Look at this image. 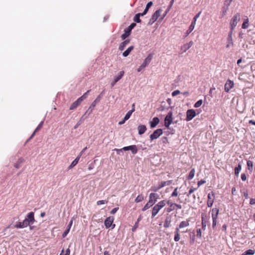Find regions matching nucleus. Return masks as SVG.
I'll use <instances>...</instances> for the list:
<instances>
[{"label":"nucleus","instance_id":"46","mask_svg":"<svg viewBox=\"0 0 255 255\" xmlns=\"http://www.w3.org/2000/svg\"><path fill=\"white\" fill-rule=\"evenodd\" d=\"M178 187H176V188H175L173 192L171 194V196L172 197H176L178 196Z\"/></svg>","mask_w":255,"mask_h":255},{"label":"nucleus","instance_id":"30","mask_svg":"<svg viewBox=\"0 0 255 255\" xmlns=\"http://www.w3.org/2000/svg\"><path fill=\"white\" fill-rule=\"evenodd\" d=\"M174 0H171L170 1V4L168 6L167 10L165 12V13L163 14V16L162 17L161 19H163L164 18V17L166 15L167 13L168 12V11L170 10V8L172 7V6L174 3Z\"/></svg>","mask_w":255,"mask_h":255},{"label":"nucleus","instance_id":"56","mask_svg":"<svg viewBox=\"0 0 255 255\" xmlns=\"http://www.w3.org/2000/svg\"><path fill=\"white\" fill-rule=\"evenodd\" d=\"M206 182V181L204 180H201L200 181H199L197 183V185H198V188L201 185H202V184L205 183Z\"/></svg>","mask_w":255,"mask_h":255},{"label":"nucleus","instance_id":"24","mask_svg":"<svg viewBox=\"0 0 255 255\" xmlns=\"http://www.w3.org/2000/svg\"><path fill=\"white\" fill-rule=\"evenodd\" d=\"M81 103V102L78 99L76 101L72 103L70 107V110H73L76 109Z\"/></svg>","mask_w":255,"mask_h":255},{"label":"nucleus","instance_id":"42","mask_svg":"<svg viewBox=\"0 0 255 255\" xmlns=\"http://www.w3.org/2000/svg\"><path fill=\"white\" fill-rule=\"evenodd\" d=\"M194 28L189 26L188 29L186 31L184 34V37H186L193 30Z\"/></svg>","mask_w":255,"mask_h":255},{"label":"nucleus","instance_id":"27","mask_svg":"<svg viewBox=\"0 0 255 255\" xmlns=\"http://www.w3.org/2000/svg\"><path fill=\"white\" fill-rule=\"evenodd\" d=\"M133 46H129L125 51L123 53V55L124 57H127L130 52L133 49Z\"/></svg>","mask_w":255,"mask_h":255},{"label":"nucleus","instance_id":"22","mask_svg":"<svg viewBox=\"0 0 255 255\" xmlns=\"http://www.w3.org/2000/svg\"><path fill=\"white\" fill-rule=\"evenodd\" d=\"M159 123V120L157 117H154L152 121L150 122V126L151 128H155Z\"/></svg>","mask_w":255,"mask_h":255},{"label":"nucleus","instance_id":"43","mask_svg":"<svg viewBox=\"0 0 255 255\" xmlns=\"http://www.w3.org/2000/svg\"><path fill=\"white\" fill-rule=\"evenodd\" d=\"M14 228L18 229V228H24V227L22 225V223L21 222H17L15 225Z\"/></svg>","mask_w":255,"mask_h":255},{"label":"nucleus","instance_id":"36","mask_svg":"<svg viewBox=\"0 0 255 255\" xmlns=\"http://www.w3.org/2000/svg\"><path fill=\"white\" fill-rule=\"evenodd\" d=\"M144 199V197L142 195H139L135 198L134 201L136 203H139L142 201Z\"/></svg>","mask_w":255,"mask_h":255},{"label":"nucleus","instance_id":"53","mask_svg":"<svg viewBox=\"0 0 255 255\" xmlns=\"http://www.w3.org/2000/svg\"><path fill=\"white\" fill-rule=\"evenodd\" d=\"M180 93V91L178 90H176L174 91L172 93V96L173 97H175V96L178 95V94H179Z\"/></svg>","mask_w":255,"mask_h":255},{"label":"nucleus","instance_id":"33","mask_svg":"<svg viewBox=\"0 0 255 255\" xmlns=\"http://www.w3.org/2000/svg\"><path fill=\"white\" fill-rule=\"evenodd\" d=\"M91 90H88L86 93H85L82 96H81L80 98H78L79 101H80L81 102L86 99L88 97V93L90 92Z\"/></svg>","mask_w":255,"mask_h":255},{"label":"nucleus","instance_id":"5","mask_svg":"<svg viewBox=\"0 0 255 255\" xmlns=\"http://www.w3.org/2000/svg\"><path fill=\"white\" fill-rule=\"evenodd\" d=\"M219 210L217 208H213L212 210V228L214 229L217 224V219L218 217Z\"/></svg>","mask_w":255,"mask_h":255},{"label":"nucleus","instance_id":"50","mask_svg":"<svg viewBox=\"0 0 255 255\" xmlns=\"http://www.w3.org/2000/svg\"><path fill=\"white\" fill-rule=\"evenodd\" d=\"M85 114L82 116V117L81 118V119L79 120V121L77 123V124L75 125V126L74 127V128L75 129H76L82 123V119L83 118V117L85 116Z\"/></svg>","mask_w":255,"mask_h":255},{"label":"nucleus","instance_id":"38","mask_svg":"<svg viewBox=\"0 0 255 255\" xmlns=\"http://www.w3.org/2000/svg\"><path fill=\"white\" fill-rule=\"evenodd\" d=\"M247 166L248 170L251 172L253 171V163L252 161L249 160L247 162Z\"/></svg>","mask_w":255,"mask_h":255},{"label":"nucleus","instance_id":"41","mask_svg":"<svg viewBox=\"0 0 255 255\" xmlns=\"http://www.w3.org/2000/svg\"><path fill=\"white\" fill-rule=\"evenodd\" d=\"M203 104V100H199L197 102L195 103V104L194 105V107L195 108H199Z\"/></svg>","mask_w":255,"mask_h":255},{"label":"nucleus","instance_id":"11","mask_svg":"<svg viewBox=\"0 0 255 255\" xmlns=\"http://www.w3.org/2000/svg\"><path fill=\"white\" fill-rule=\"evenodd\" d=\"M172 113L170 112L165 118L164 125L166 128H169L172 122Z\"/></svg>","mask_w":255,"mask_h":255},{"label":"nucleus","instance_id":"47","mask_svg":"<svg viewBox=\"0 0 255 255\" xmlns=\"http://www.w3.org/2000/svg\"><path fill=\"white\" fill-rule=\"evenodd\" d=\"M70 251L69 249H67L66 250L65 254H64V250H62L60 255H70Z\"/></svg>","mask_w":255,"mask_h":255},{"label":"nucleus","instance_id":"1","mask_svg":"<svg viewBox=\"0 0 255 255\" xmlns=\"http://www.w3.org/2000/svg\"><path fill=\"white\" fill-rule=\"evenodd\" d=\"M166 205V200H163L155 204L151 210V218L155 217L159 213L160 210Z\"/></svg>","mask_w":255,"mask_h":255},{"label":"nucleus","instance_id":"61","mask_svg":"<svg viewBox=\"0 0 255 255\" xmlns=\"http://www.w3.org/2000/svg\"><path fill=\"white\" fill-rule=\"evenodd\" d=\"M201 12L200 11L199 13H198L193 18V20L196 21L197 19L200 16V15L201 14Z\"/></svg>","mask_w":255,"mask_h":255},{"label":"nucleus","instance_id":"6","mask_svg":"<svg viewBox=\"0 0 255 255\" xmlns=\"http://www.w3.org/2000/svg\"><path fill=\"white\" fill-rule=\"evenodd\" d=\"M159 198V195L158 194L155 193H151L149 195V199L148 202L153 206L157 202Z\"/></svg>","mask_w":255,"mask_h":255},{"label":"nucleus","instance_id":"54","mask_svg":"<svg viewBox=\"0 0 255 255\" xmlns=\"http://www.w3.org/2000/svg\"><path fill=\"white\" fill-rule=\"evenodd\" d=\"M77 163L75 161H73L70 165L68 167V169H70L73 168L75 166L77 165Z\"/></svg>","mask_w":255,"mask_h":255},{"label":"nucleus","instance_id":"23","mask_svg":"<svg viewBox=\"0 0 255 255\" xmlns=\"http://www.w3.org/2000/svg\"><path fill=\"white\" fill-rule=\"evenodd\" d=\"M135 111V105L134 104H133L132 105V109L130 110V111H129L127 113V114L126 115L125 117V120H128V119H129V118L130 117L131 114H132V113Z\"/></svg>","mask_w":255,"mask_h":255},{"label":"nucleus","instance_id":"63","mask_svg":"<svg viewBox=\"0 0 255 255\" xmlns=\"http://www.w3.org/2000/svg\"><path fill=\"white\" fill-rule=\"evenodd\" d=\"M232 193L233 195H236L237 194V192H236V188L235 187H233L232 189Z\"/></svg>","mask_w":255,"mask_h":255},{"label":"nucleus","instance_id":"10","mask_svg":"<svg viewBox=\"0 0 255 255\" xmlns=\"http://www.w3.org/2000/svg\"><path fill=\"white\" fill-rule=\"evenodd\" d=\"M161 11L162 10L161 9H159L156 10L152 14V17L149 20V23H150L151 24L155 21H156L157 19L158 18V17L160 16Z\"/></svg>","mask_w":255,"mask_h":255},{"label":"nucleus","instance_id":"14","mask_svg":"<svg viewBox=\"0 0 255 255\" xmlns=\"http://www.w3.org/2000/svg\"><path fill=\"white\" fill-rule=\"evenodd\" d=\"M196 116V113L195 110L193 109L188 110L186 112V121L188 122L191 121L193 118Z\"/></svg>","mask_w":255,"mask_h":255},{"label":"nucleus","instance_id":"15","mask_svg":"<svg viewBox=\"0 0 255 255\" xmlns=\"http://www.w3.org/2000/svg\"><path fill=\"white\" fill-rule=\"evenodd\" d=\"M166 204H167L169 207L166 209V211L168 213H170L171 211L176 209L175 203H173L171 202L170 200H166Z\"/></svg>","mask_w":255,"mask_h":255},{"label":"nucleus","instance_id":"16","mask_svg":"<svg viewBox=\"0 0 255 255\" xmlns=\"http://www.w3.org/2000/svg\"><path fill=\"white\" fill-rule=\"evenodd\" d=\"M193 45V41H190L189 43L184 44L181 47V51H182V53H184L187 50H188Z\"/></svg>","mask_w":255,"mask_h":255},{"label":"nucleus","instance_id":"34","mask_svg":"<svg viewBox=\"0 0 255 255\" xmlns=\"http://www.w3.org/2000/svg\"><path fill=\"white\" fill-rule=\"evenodd\" d=\"M255 253V250L250 249L245 252L242 255H253Z\"/></svg>","mask_w":255,"mask_h":255},{"label":"nucleus","instance_id":"13","mask_svg":"<svg viewBox=\"0 0 255 255\" xmlns=\"http://www.w3.org/2000/svg\"><path fill=\"white\" fill-rule=\"evenodd\" d=\"M162 130L160 128L156 129L153 133L150 135V138L151 140H153L154 139H156L162 134Z\"/></svg>","mask_w":255,"mask_h":255},{"label":"nucleus","instance_id":"60","mask_svg":"<svg viewBox=\"0 0 255 255\" xmlns=\"http://www.w3.org/2000/svg\"><path fill=\"white\" fill-rule=\"evenodd\" d=\"M196 21L193 20L192 21V22H191V24L190 25V27H192L194 29V27H195V24H196Z\"/></svg>","mask_w":255,"mask_h":255},{"label":"nucleus","instance_id":"55","mask_svg":"<svg viewBox=\"0 0 255 255\" xmlns=\"http://www.w3.org/2000/svg\"><path fill=\"white\" fill-rule=\"evenodd\" d=\"M119 209V207H116L114 209H113L111 212H110V213L111 214H115L117 211Z\"/></svg>","mask_w":255,"mask_h":255},{"label":"nucleus","instance_id":"8","mask_svg":"<svg viewBox=\"0 0 255 255\" xmlns=\"http://www.w3.org/2000/svg\"><path fill=\"white\" fill-rule=\"evenodd\" d=\"M114 220V217H109L107 218L105 221V225L107 228H109L111 227V228L113 229L115 227V224H113Z\"/></svg>","mask_w":255,"mask_h":255},{"label":"nucleus","instance_id":"45","mask_svg":"<svg viewBox=\"0 0 255 255\" xmlns=\"http://www.w3.org/2000/svg\"><path fill=\"white\" fill-rule=\"evenodd\" d=\"M197 188H194L193 187H191L188 192V193L187 194V196L189 197L190 195L194 192L195 191L197 190Z\"/></svg>","mask_w":255,"mask_h":255},{"label":"nucleus","instance_id":"9","mask_svg":"<svg viewBox=\"0 0 255 255\" xmlns=\"http://www.w3.org/2000/svg\"><path fill=\"white\" fill-rule=\"evenodd\" d=\"M215 200V193L213 191L211 192L208 194V200L207 205L208 207H211L213 204Z\"/></svg>","mask_w":255,"mask_h":255},{"label":"nucleus","instance_id":"29","mask_svg":"<svg viewBox=\"0 0 255 255\" xmlns=\"http://www.w3.org/2000/svg\"><path fill=\"white\" fill-rule=\"evenodd\" d=\"M231 35H232V32H230V33L229 35L228 38V42H227V44L226 46V47L227 48L230 47V46L233 45V43L232 41Z\"/></svg>","mask_w":255,"mask_h":255},{"label":"nucleus","instance_id":"28","mask_svg":"<svg viewBox=\"0 0 255 255\" xmlns=\"http://www.w3.org/2000/svg\"><path fill=\"white\" fill-rule=\"evenodd\" d=\"M180 234L179 230H178V228L175 229V231L174 233V240L175 242H178L180 240Z\"/></svg>","mask_w":255,"mask_h":255},{"label":"nucleus","instance_id":"26","mask_svg":"<svg viewBox=\"0 0 255 255\" xmlns=\"http://www.w3.org/2000/svg\"><path fill=\"white\" fill-rule=\"evenodd\" d=\"M129 40H126L123 42H122L119 47V49L120 51H123L125 49L126 45L129 43Z\"/></svg>","mask_w":255,"mask_h":255},{"label":"nucleus","instance_id":"44","mask_svg":"<svg viewBox=\"0 0 255 255\" xmlns=\"http://www.w3.org/2000/svg\"><path fill=\"white\" fill-rule=\"evenodd\" d=\"M133 20L137 23H139L141 22L140 17H139V14H135V16L134 17Z\"/></svg>","mask_w":255,"mask_h":255},{"label":"nucleus","instance_id":"21","mask_svg":"<svg viewBox=\"0 0 255 255\" xmlns=\"http://www.w3.org/2000/svg\"><path fill=\"white\" fill-rule=\"evenodd\" d=\"M237 23H238L237 15H235L230 22V26H231V31L230 32H232L233 30L236 26Z\"/></svg>","mask_w":255,"mask_h":255},{"label":"nucleus","instance_id":"39","mask_svg":"<svg viewBox=\"0 0 255 255\" xmlns=\"http://www.w3.org/2000/svg\"><path fill=\"white\" fill-rule=\"evenodd\" d=\"M130 150H131V152L133 154H135L137 153V149L135 145H130Z\"/></svg>","mask_w":255,"mask_h":255},{"label":"nucleus","instance_id":"48","mask_svg":"<svg viewBox=\"0 0 255 255\" xmlns=\"http://www.w3.org/2000/svg\"><path fill=\"white\" fill-rule=\"evenodd\" d=\"M108 200H99L97 202V205H101L108 203Z\"/></svg>","mask_w":255,"mask_h":255},{"label":"nucleus","instance_id":"4","mask_svg":"<svg viewBox=\"0 0 255 255\" xmlns=\"http://www.w3.org/2000/svg\"><path fill=\"white\" fill-rule=\"evenodd\" d=\"M210 216L206 213H202L201 215L202 228L205 230L207 226L210 225Z\"/></svg>","mask_w":255,"mask_h":255},{"label":"nucleus","instance_id":"58","mask_svg":"<svg viewBox=\"0 0 255 255\" xmlns=\"http://www.w3.org/2000/svg\"><path fill=\"white\" fill-rule=\"evenodd\" d=\"M239 173V164L238 165V166L235 167V173L236 176L238 175V174Z\"/></svg>","mask_w":255,"mask_h":255},{"label":"nucleus","instance_id":"59","mask_svg":"<svg viewBox=\"0 0 255 255\" xmlns=\"http://www.w3.org/2000/svg\"><path fill=\"white\" fill-rule=\"evenodd\" d=\"M162 141L164 144H166V143H168V139L166 137H162Z\"/></svg>","mask_w":255,"mask_h":255},{"label":"nucleus","instance_id":"17","mask_svg":"<svg viewBox=\"0 0 255 255\" xmlns=\"http://www.w3.org/2000/svg\"><path fill=\"white\" fill-rule=\"evenodd\" d=\"M234 86V82L232 81L228 80L225 85V91L229 92L230 90Z\"/></svg>","mask_w":255,"mask_h":255},{"label":"nucleus","instance_id":"62","mask_svg":"<svg viewBox=\"0 0 255 255\" xmlns=\"http://www.w3.org/2000/svg\"><path fill=\"white\" fill-rule=\"evenodd\" d=\"M81 157V155H79L74 160V161H75L77 163H78L79 161V159Z\"/></svg>","mask_w":255,"mask_h":255},{"label":"nucleus","instance_id":"2","mask_svg":"<svg viewBox=\"0 0 255 255\" xmlns=\"http://www.w3.org/2000/svg\"><path fill=\"white\" fill-rule=\"evenodd\" d=\"M34 222V213L33 212H30L27 214L22 223L24 228H25L33 224Z\"/></svg>","mask_w":255,"mask_h":255},{"label":"nucleus","instance_id":"18","mask_svg":"<svg viewBox=\"0 0 255 255\" xmlns=\"http://www.w3.org/2000/svg\"><path fill=\"white\" fill-rule=\"evenodd\" d=\"M124 74L125 72L124 71H121L120 72L119 75L115 78L114 80L111 83L112 87H113L117 82H118L121 79H122Z\"/></svg>","mask_w":255,"mask_h":255},{"label":"nucleus","instance_id":"51","mask_svg":"<svg viewBox=\"0 0 255 255\" xmlns=\"http://www.w3.org/2000/svg\"><path fill=\"white\" fill-rule=\"evenodd\" d=\"M43 122L42 121L37 127V128L35 129V132L38 131L43 126Z\"/></svg>","mask_w":255,"mask_h":255},{"label":"nucleus","instance_id":"64","mask_svg":"<svg viewBox=\"0 0 255 255\" xmlns=\"http://www.w3.org/2000/svg\"><path fill=\"white\" fill-rule=\"evenodd\" d=\"M250 203L251 205L255 204V199L251 198V199H250Z\"/></svg>","mask_w":255,"mask_h":255},{"label":"nucleus","instance_id":"40","mask_svg":"<svg viewBox=\"0 0 255 255\" xmlns=\"http://www.w3.org/2000/svg\"><path fill=\"white\" fill-rule=\"evenodd\" d=\"M152 205H151L150 203H149L148 202L146 203V204L143 206V207L142 208V211H145L148 209L149 208L152 207Z\"/></svg>","mask_w":255,"mask_h":255},{"label":"nucleus","instance_id":"35","mask_svg":"<svg viewBox=\"0 0 255 255\" xmlns=\"http://www.w3.org/2000/svg\"><path fill=\"white\" fill-rule=\"evenodd\" d=\"M24 161V159L22 158H19L17 162L15 163L14 166L16 168H19L20 166V164L22 163Z\"/></svg>","mask_w":255,"mask_h":255},{"label":"nucleus","instance_id":"49","mask_svg":"<svg viewBox=\"0 0 255 255\" xmlns=\"http://www.w3.org/2000/svg\"><path fill=\"white\" fill-rule=\"evenodd\" d=\"M160 188H159V186H152L150 188V190L153 192H157L158 191Z\"/></svg>","mask_w":255,"mask_h":255},{"label":"nucleus","instance_id":"32","mask_svg":"<svg viewBox=\"0 0 255 255\" xmlns=\"http://www.w3.org/2000/svg\"><path fill=\"white\" fill-rule=\"evenodd\" d=\"M249 22L248 18L244 19V21L242 24V28L243 29H247L249 27Z\"/></svg>","mask_w":255,"mask_h":255},{"label":"nucleus","instance_id":"19","mask_svg":"<svg viewBox=\"0 0 255 255\" xmlns=\"http://www.w3.org/2000/svg\"><path fill=\"white\" fill-rule=\"evenodd\" d=\"M189 219H187L185 221H183L180 222L178 226L176 228H178V230H179L180 229L187 227L189 226Z\"/></svg>","mask_w":255,"mask_h":255},{"label":"nucleus","instance_id":"20","mask_svg":"<svg viewBox=\"0 0 255 255\" xmlns=\"http://www.w3.org/2000/svg\"><path fill=\"white\" fill-rule=\"evenodd\" d=\"M171 216L170 215L166 217L164 222L163 226L165 228H169L171 225Z\"/></svg>","mask_w":255,"mask_h":255},{"label":"nucleus","instance_id":"37","mask_svg":"<svg viewBox=\"0 0 255 255\" xmlns=\"http://www.w3.org/2000/svg\"><path fill=\"white\" fill-rule=\"evenodd\" d=\"M170 182V181H162L159 184L158 186H159V188L161 189L162 187L165 186L166 185H169Z\"/></svg>","mask_w":255,"mask_h":255},{"label":"nucleus","instance_id":"3","mask_svg":"<svg viewBox=\"0 0 255 255\" xmlns=\"http://www.w3.org/2000/svg\"><path fill=\"white\" fill-rule=\"evenodd\" d=\"M102 97V93L100 94L96 98V99L93 101V102L92 103L90 107L88 108V109L87 110V111L85 113V115H86L87 114H88V115H89L93 112L94 108L96 106L97 104L101 101Z\"/></svg>","mask_w":255,"mask_h":255},{"label":"nucleus","instance_id":"25","mask_svg":"<svg viewBox=\"0 0 255 255\" xmlns=\"http://www.w3.org/2000/svg\"><path fill=\"white\" fill-rule=\"evenodd\" d=\"M137 129L138 134L141 135L145 132L147 128L145 125H140L137 127Z\"/></svg>","mask_w":255,"mask_h":255},{"label":"nucleus","instance_id":"52","mask_svg":"<svg viewBox=\"0 0 255 255\" xmlns=\"http://www.w3.org/2000/svg\"><path fill=\"white\" fill-rule=\"evenodd\" d=\"M196 232H197V235H196L197 237L199 238H201L202 237V233H201V229H197L196 230Z\"/></svg>","mask_w":255,"mask_h":255},{"label":"nucleus","instance_id":"31","mask_svg":"<svg viewBox=\"0 0 255 255\" xmlns=\"http://www.w3.org/2000/svg\"><path fill=\"white\" fill-rule=\"evenodd\" d=\"M195 170L194 168H192L190 171L189 175L187 176V179L188 180H191L193 178L195 175Z\"/></svg>","mask_w":255,"mask_h":255},{"label":"nucleus","instance_id":"7","mask_svg":"<svg viewBox=\"0 0 255 255\" xmlns=\"http://www.w3.org/2000/svg\"><path fill=\"white\" fill-rule=\"evenodd\" d=\"M152 58V55L151 54H149L147 57L144 59L143 63L141 65L138 67L137 69V71H141L144 68H145L149 63L150 62L151 59Z\"/></svg>","mask_w":255,"mask_h":255},{"label":"nucleus","instance_id":"12","mask_svg":"<svg viewBox=\"0 0 255 255\" xmlns=\"http://www.w3.org/2000/svg\"><path fill=\"white\" fill-rule=\"evenodd\" d=\"M136 26L135 23H132L128 28L127 30L125 31V32L121 36V38L122 39H126L127 37H128L130 33V31Z\"/></svg>","mask_w":255,"mask_h":255},{"label":"nucleus","instance_id":"57","mask_svg":"<svg viewBox=\"0 0 255 255\" xmlns=\"http://www.w3.org/2000/svg\"><path fill=\"white\" fill-rule=\"evenodd\" d=\"M69 231H70L69 229H67L62 234L63 238H65L67 235V234L69 233Z\"/></svg>","mask_w":255,"mask_h":255}]
</instances>
